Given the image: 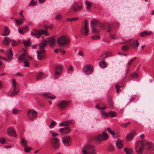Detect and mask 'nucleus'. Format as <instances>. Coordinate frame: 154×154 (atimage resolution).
<instances>
[{
	"mask_svg": "<svg viewBox=\"0 0 154 154\" xmlns=\"http://www.w3.org/2000/svg\"><path fill=\"white\" fill-rule=\"evenodd\" d=\"M91 25L92 26V32L95 34L99 33L100 29H106L108 32H110L113 30L112 26L110 24L106 23L104 24L95 20L91 21Z\"/></svg>",
	"mask_w": 154,
	"mask_h": 154,
	"instance_id": "nucleus-1",
	"label": "nucleus"
},
{
	"mask_svg": "<svg viewBox=\"0 0 154 154\" xmlns=\"http://www.w3.org/2000/svg\"><path fill=\"white\" fill-rule=\"evenodd\" d=\"M48 42L46 40H43L39 44V48L37 51V58L40 60H42L45 58V50L44 48L47 45Z\"/></svg>",
	"mask_w": 154,
	"mask_h": 154,
	"instance_id": "nucleus-2",
	"label": "nucleus"
},
{
	"mask_svg": "<svg viewBox=\"0 0 154 154\" xmlns=\"http://www.w3.org/2000/svg\"><path fill=\"white\" fill-rule=\"evenodd\" d=\"M82 154H97L94 146L87 144L84 145L82 149Z\"/></svg>",
	"mask_w": 154,
	"mask_h": 154,
	"instance_id": "nucleus-3",
	"label": "nucleus"
},
{
	"mask_svg": "<svg viewBox=\"0 0 154 154\" xmlns=\"http://www.w3.org/2000/svg\"><path fill=\"white\" fill-rule=\"evenodd\" d=\"M57 43L60 47H64L69 45L70 43V39L67 35H63L58 38Z\"/></svg>",
	"mask_w": 154,
	"mask_h": 154,
	"instance_id": "nucleus-4",
	"label": "nucleus"
},
{
	"mask_svg": "<svg viewBox=\"0 0 154 154\" xmlns=\"http://www.w3.org/2000/svg\"><path fill=\"white\" fill-rule=\"evenodd\" d=\"M83 23L80 32L83 35L86 36L88 35L89 33L88 24L87 20L85 19Z\"/></svg>",
	"mask_w": 154,
	"mask_h": 154,
	"instance_id": "nucleus-5",
	"label": "nucleus"
},
{
	"mask_svg": "<svg viewBox=\"0 0 154 154\" xmlns=\"http://www.w3.org/2000/svg\"><path fill=\"white\" fill-rule=\"evenodd\" d=\"M31 34L32 36H35L37 38H40L42 35L46 34V36L49 35L45 30L42 29L38 30L35 29H33L31 32Z\"/></svg>",
	"mask_w": 154,
	"mask_h": 154,
	"instance_id": "nucleus-6",
	"label": "nucleus"
},
{
	"mask_svg": "<svg viewBox=\"0 0 154 154\" xmlns=\"http://www.w3.org/2000/svg\"><path fill=\"white\" fill-rule=\"evenodd\" d=\"M144 140L137 142L135 145V149L137 152L139 154H141L144 149Z\"/></svg>",
	"mask_w": 154,
	"mask_h": 154,
	"instance_id": "nucleus-7",
	"label": "nucleus"
},
{
	"mask_svg": "<svg viewBox=\"0 0 154 154\" xmlns=\"http://www.w3.org/2000/svg\"><path fill=\"white\" fill-rule=\"evenodd\" d=\"M109 136L107 133L104 131H103L102 134L96 136L95 137L94 139L97 141L101 142L107 140Z\"/></svg>",
	"mask_w": 154,
	"mask_h": 154,
	"instance_id": "nucleus-8",
	"label": "nucleus"
},
{
	"mask_svg": "<svg viewBox=\"0 0 154 154\" xmlns=\"http://www.w3.org/2000/svg\"><path fill=\"white\" fill-rule=\"evenodd\" d=\"M24 53L20 54L18 57V60L21 61H25L26 60H29L32 59V58L29 56L26 53V51L24 48L23 49Z\"/></svg>",
	"mask_w": 154,
	"mask_h": 154,
	"instance_id": "nucleus-9",
	"label": "nucleus"
},
{
	"mask_svg": "<svg viewBox=\"0 0 154 154\" xmlns=\"http://www.w3.org/2000/svg\"><path fill=\"white\" fill-rule=\"evenodd\" d=\"M12 86L14 88V90L11 93V96H15L18 93L19 90L18 88V84L17 83L16 80L13 79L12 80Z\"/></svg>",
	"mask_w": 154,
	"mask_h": 154,
	"instance_id": "nucleus-10",
	"label": "nucleus"
},
{
	"mask_svg": "<svg viewBox=\"0 0 154 154\" xmlns=\"http://www.w3.org/2000/svg\"><path fill=\"white\" fill-rule=\"evenodd\" d=\"M50 142L54 149H57L59 148L60 142L58 138L56 137H52L51 138Z\"/></svg>",
	"mask_w": 154,
	"mask_h": 154,
	"instance_id": "nucleus-11",
	"label": "nucleus"
},
{
	"mask_svg": "<svg viewBox=\"0 0 154 154\" xmlns=\"http://www.w3.org/2000/svg\"><path fill=\"white\" fill-rule=\"evenodd\" d=\"M82 7V6L81 4L75 3L72 5L70 9L72 11L74 12H77L81 10Z\"/></svg>",
	"mask_w": 154,
	"mask_h": 154,
	"instance_id": "nucleus-12",
	"label": "nucleus"
},
{
	"mask_svg": "<svg viewBox=\"0 0 154 154\" xmlns=\"http://www.w3.org/2000/svg\"><path fill=\"white\" fill-rule=\"evenodd\" d=\"M27 114L29 119L31 121H33L36 118L37 115V112L32 109L28 110Z\"/></svg>",
	"mask_w": 154,
	"mask_h": 154,
	"instance_id": "nucleus-13",
	"label": "nucleus"
},
{
	"mask_svg": "<svg viewBox=\"0 0 154 154\" xmlns=\"http://www.w3.org/2000/svg\"><path fill=\"white\" fill-rule=\"evenodd\" d=\"M83 71L86 75H90L93 71L92 67L91 65H85L83 68Z\"/></svg>",
	"mask_w": 154,
	"mask_h": 154,
	"instance_id": "nucleus-14",
	"label": "nucleus"
},
{
	"mask_svg": "<svg viewBox=\"0 0 154 154\" xmlns=\"http://www.w3.org/2000/svg\"><path fill=\"white\" fill-rule=\"evenodd\" d=\"M62 140L63 144L65 146H69L72 144L71 139L68 136H64L62 138Z\"/></svg>",
	"mask_w": 154,
	"mask_h": 154,
	"instance_id": "nucleus-15",
	"label": "nucleus"
},
{
	"mask_svg": "<svg viewBox=\"0 0 154 154\" xmlns=\"http://www.w3.org/2000/svg\"><path fill=\"white\" fill-rule=\"evenodd\" d=\"M62 71V68L61 66L57 65L56 66L54 74L56 79L57 78L60 76Z\"/></svg>",
	"mask_w": 154,
	"mask_h": 154,
	"instance_id": "nucleus-16",
	"label": "nucleus"
},
{
	"mask_svg": "<svg viewBox=\"0 0 154 154\" xmlns=\"http://www.w3.org/2000/svg\"><path fill=\"white\" fill-rule=\"evenodd\" d=\"M68 102L63 100L60 102L57 105V106L60 110L64 109L66 107L68 104Z\"/></svg>",
	"mask_w": 154,
	"mask_h": 154,
	"instance_id": "nucleus-17",
	"label": "nucleus"
},
{
	"mask_svg": "<svg viewBox=\"0 0 154 154\" xmlns=\"http://www.w3.org/2000/svg\"><path fill=\"white\" fill-rule=\"evenodd\" d=\"M71 131V129L68 127L63 128H60V132L62 135L66 134L69 133Z\"/></svg>",
	"mask_w": 154,
	"mask_h": 154,
	"instance_id": "nucleus-18",
	"label": "nucleus"
},
{
	"mask_svg": "<svg viewBox=\"0 0 154 154\" xmlns=\"http://www.w3.org/2000/svg\"><path fill=\"white\" fill-rule=\"evenodd\" d=\"M7 134L9 135H13L15 137H17L16 132L14 129L11 127L8 128L7 130Z\"/></svg>",
	"mask_w": 154,
	"mask_h": 154,
	"instance_id": "nucleus-19",
	"label": "nucleus"
},
{
	"mask_svg": "<svg viewBox=\"0 0 154 154\" xmlns=\"http://www.w3.org/2000/svg\"><path fill=\"white\" fill-rule=\"evenodd\" d=\"M42 96L45 98H48L51 99H53L55 98L56 97L54 95H52L48 93L45 92L42 94Z\"/></svg>",
	"mask_w": 154,
	"mask_h": 154,
	"instance_id": "nucleus-20",
	"label": "nucleus"
},
{
	"mask_svg": "<svg viewBox=\"0 0 154 154\" xmlns=\"http://www.w3.org/2000/svg\"><path fill=\"white\" fill-rule=\"evenodd\" d=\"M48 40L49 45L51 47H52L54 46L55 43V39L54 36L49 38Z\"/></svg>",
	"mask_w": 154,
	"mask_h": 154,
	"instance_id": "nucleus-21",
	"label": "nucleus"
},
{
	"mask_svg": "<svg viewBox=\"0 0 154 154\" xmlns=\"http://www.w3.org/2000/svg\"><path fill=\"white\" fill-rule=\"evenodd\" d=\"M132 40V39H131L127 42H128V44L132 47H138L139 45L138 42L137 40H135L133 42H131V41Z\"/></svg>",
	"mask_w": 154,
	"mask_h": 154,
	"instance_id": "nucleus-22",
	"label": "nucleus"
},
{
	"mask_svg": "<svg viewBox=\"0 0 154 154\" xmlns=\"http://www.w3.org/2000/svg\"><path fill=\"white\" fill-rule=\"evenodd\" d=\"M46 76V74L42 72H40L37 75L36 79L37 81H38L45 78Z\"/></svg>",
	"mask_w": 154,
	"mask_h": 154,
	"instance_id": "nucleus-23",
	"label": "nucleus"
},
{
	"mask_svg": "<svg viewBox=\"0 0 154 154\" xmlns=\"http://www.w3.org/2000/svg\"><path fill=\"white\" fill-rule=\"evenodd\" d=\"M136 135V133L135 131H134L132 133H130L127 135L126 139L127 140H130L133 138L134 136Z\"/></svg>",
	"mask_w": 154,
	"mask_h": 154,
	"instance_id": "nucleus-24",
	"label": "nucleus"
},
{
	"mask_svg": "<svg viewBox=\"0 0 154 154\" xmlns=\"http://www.w3.org/2000/svg\"><path fill=\"white\" fill-rule=\"evenodd\" d=\"M146 148L148 150H153V144L150 142H147L146 143Z\"/></svg>",
	"mask_w": 154,
	"mask_h": 154,
	"instance_id": "nucleus-25",
	"label": "nucleus"
},
{
	"mask_svg": "<svg viewBox=\"0 0 154 154\" xmlns=\"http://www.w3.org/2000/svg\"><path fill=\"white\" fill-rule=\"evenodd\" d=\"M116 145L118 149L122 148L123 146L122 141L119 140H117L116 142Z\"/></svg>",
	"mask_w": 154,
	"mask_h": 154,
	"instance_id": "nucleus-26",
	"label": "nucleus"
},
{
	"mask_svg": "<svg viewBox=\"0 0 154 154\" xmlns=\"http://www.w3.org/2000/svg\"><path fill=\"white\" fill-rule=\"evenodd\" d=\"M12 51L11 49L7 51V55L8 56V59L11 60L13 56Z\"/></svg>",
	"mask_w": 154,
	"mask_h": 154,
	"instance_id": "nucleus-27",
	"label": "nucleus"
},
{
	"mask_svg": "<svg viewBox=\"0 0 154 154\" xmlns=\"http://www.w3.org/2000/svg\"><path fill=\"white\" fill-rule=\"evenodd\" d=\"M95 107L96 108L98 109H100L101 110H103V109H106L107 108V106L105 104H103V106L101 104H100V106L98 105H97L95 106Z\"/></svg>",
	"mask_w": 154,
	"mask_h": 154,
	"instance_id": "nucleus-28",
	"label": "nucleus"
},
{
	"mask_svg": "<svg viewBox=\"0 0 154 154\" xmlns=\"http://www.w3.org/2000/svg\"><path fill=\"white\" fill-rule=\"evenodd\" d=\"M100 113L101 114L103 118L106 119L109 117V113H107L103 110H101Z\"/></svg>",
	"mask_w": 154,
	"mask_h": 154,
	"instance_id": "nucleus-29",
	"label": "nucleus"
},
{
	"mask_svg": "<svg viewBox=\"0 0 154 154\" xmlns=\"http://www.w3.org/2000/svg\"><path fill=\"white\" fill-rule=\"evenodd\" d=\"M99 64L100 66L102 68H104L107 66V64L104 60H102L100 61Z\"/></svg>",
	"mask_w": 154,
	"mask_h": 154,
	"instance_id": "nucleus-30",
	"label": "nucleus"
},
{
	"mask_svg": "<svg viewBox=\"0 0 154 154\" xmlns=\"http://www.w3.org/2000/svg\"><path fill=\"white\" fill-rule=\"evenodd\" d=\"M152 33V32H148L146 31H144L140 33V36L144 37L148 35H150Z\"/></svg>",
	"mask_w": 154,
	"mask_h": 154,
	"instance_id": "nucleus-31",
	"label": "nucleus"
},
{
	"mask_svg": "<svg viewBox=\"0 0 154 154\" xmlns=\"http://www.w3.org/2000/svg\"><path fill=\"white\" fill-rule=\"evenodd\" d=\"M124 150L127 154H132L133 153L132 149L130 148H125Z\"/></svg>",
	"mask_w": 154,
	"mask_h": 154,
	"instance_id": "nucleus-32",
	"label": "nucleus"
},
{
	"mask_svg": "<svg viewBox=\"0 0 154 154\" xmlns=\"http://www.w3.org/2000/svg\"><path fill=\"white\" fill-rule=\"evenodd\" d=\"M9 33V29L8 27L7 26L5 27V33L2 35L4 36H7L8 35Z\"/></svg>",
	"mask_w": 154,
	"mask_h": 154,
	"instance_id": "nucleus-33",
	"label": "nucleus"
},
{
	"mask_svg": "<svg viewBox=\"0 0 154 154\" xmlns=\"http://www.w3.org/2000/svg\"><path fill=\"white\" fill-rule=\"evenodd\" d=\"M10 41L9 38L8 37H5L3 41V43L4 45H8L9 42Z\"/></svg>",
	"mask_w": 154,
	"mask_h": 154,
	"instance_id": "nucleus-34",
	"label": "nucleus"
},
{
	"mask_svg": "<svg viewBox=\"0 0 154 154\" xmlns=\"http://www.w3.org/2000/svg\"><path fill=\"white\" fill-rule=\"evenodd\" d=\"M21 144L24 147L25 146H26L28 144V143L27 141L25 140L24 138H21L20 140Z\"/></svg>",
	"mask_w": 154,
	"mask_h": 154,
	"instance_id": "nucleus-35",
	"label": "nucleus"
},
{
	"mask_svg": "<svg viewBox=\"0 0 154 154\" xmlns=\"http://www.w3.org/2000/svg\"><path fill=\"white\" fill-rule=\"evenodd\" d=\"M85 3L87 9L88 10H89L92 5V3L87 1H85Z\"/></svg>",
	"mask_w": 154,
	"mask_h": 154,
	"instance_id": "nucleus-36",
	"label": "nucleus"
},
{
	"mask_svg": "<svg viewBox=\"0 0 154 154\" xmlns=\"http://www.w3.org/2000/svg\"><path fill=\"white\" fill-rule=\"evenodd\" d=\"M23 43L26 48L30 45V40L28 39L27 41H24Z\"/></svg>",
	"mask_w": 154,
	"mask_h": 154,
	"instance_id": "nucleus-37",
	"label": "nucleus"
},
{
	"mask_svg": "<svg viewBox=\"0 0 154 154\" xmlns=\"http://www.w3.org/2000/svg\"><path fill=\"white\" fill-rule=\"evenodd\" d=\"M21 110L16 109H14L12 111V113L14 115H16L19 113L21 112Z\"/></svg>",
	"mask_w": 154,
	"mask_h": 154,
	"instance_id": "nucleus-38",
	"label": "nucleus"
},
{
	"mask_svg": "<svg viewBox=\"0 0 154 154\" xmlns=\"http://www.w3.org/2000/svg\"><path fill=\"white\" fill-rule=\"evenodd\" d=\"M109 115L110 116L112 117H114L116 116L117 114L115 112L112 111H110L109 112Z\"/></svg>",
	"mask_w": 154,
	"mask_h": 154,
	"instance_id": "nucleus-39",
	"label": "nucleus"
},
{
	"mask_svg": "<svg viewBox=\"0 0 154 154\" xmlns=\"http://www.w3.org/2000/svg\"><path fill=\"white\" fill-rule=\"evenodd\" d=\"M15 20L16 23L17 25V26H19L21 25L23 22V21L21 19H19V20H17V19H15Z\"/></svg>",
	"mask_w": 154,
	"mask_h": 154,
	"instance_id": "nucleus-40",
	"label": "nucleus"
},
{
	"mask_svg": "<svg viewBox=\"0 0 154 154\" xmlns=\"http://www.w3.org/2000/svg\"><path fill=\"white\" fill-rule=\"evenodd\" d=\"M138 77L137 74L135 73H134L131 74L129 77V79H134L137 78Z\"/></svg>",
	"mask_w": 154,
	"mask_h": 154,
	"instance_id": "nucleus-41",
	"label": "nucleus"
},
{
	"mask_svg": "<svg viewBox=\"0 0 154 154\" xmlns=\"http://www.w3.org/2000/svg\"><path fill=\"white\" fill-rule=\"evenodd\" d=\"M67 127H68L69 125L74 123V121L73 120H70L69 121H66Z\"/></svg>",
	"mask_w": 154,
	"mask_h": 154,
	"instance_id": "nucleus-42",
	"label": "nucleus"
},
{
	"mask_svg": "<svg viewBox=\"0 0 154 154\" xmlns=\"http://www.w3.org/2000/svg\"><path fill=\"white\" fill-rule=\"evenodd\" d=\"M136 59V57H134L131 60H129L127 64V67H129L131 65L132 63Z\"/></svg>",
	"mask_w": 154,
	"mask_h": 154,
	"instance_id": "nucleus-43",
	"label": "nucleus"
},
{
	"mask_svg": "<svg viewBox=\"0 0 154 154\" xmlns=\"http://www.w3.org/2000/svg\"><path fill=\"white\" fill-rule=\"evenodd\" d=\"M130 123V122H128L127 123H121L120 124V126L123 128H126L128 125Z\"/></svg>",
	"mask_w": 154,
	"mask_h": 154,
	"instance_id": "nucleus-44",
	"label": "nucleus"
},
{
	"mask_svg": "<svg viewBox=\"0 0 154 154\" xmlns=\"http://www.w3.org/2000/svg\"><path fill=\"white\" fill-rule=\"evenodd\" d=\"M24 147V150L26 152H28L29 151L31 150L32 149L31 147L27 146H25Z\"/></svg>",
	"mask_w": 154,
	"mask_h": 154,
	"instance_id": "nucleus-45",
	"label": "nucleus"
},
{
	"mask_svg": "<svg viewBox=\"0 0 154 154\" xmlns=\"http://www.w3.org/2000/svg\"><path fill=\"white\" fill-rule=\"evenodd\" d=\"M122 49L124 51H128L129 49V47L127 45L123 46Z\"/></svg>",
	"mask_w": 154,
	"mask_h": 154,
	"instance_id": "nucleus-46",
	"label": "nucleus"
},
{
	"mask_svg": "<svg viewBox=\"0 0 154 154\" xmlns=\"http://www.w3.org/2000/svg\"><path fill=\"white\" fill-rule=\"evenodd\" d=\"M108 150L109 152L113 151L114 150L113 146L112 145H109L108 147Z\"/></svg>",
	"mask_w": 154,
	"mask_h": 154,
	"instance_id": "nucleus-47",
	"label": "nucleus"
},
{
	"mask_svg": "<svg viewBox=\"0 0 154 154\" xmlns=\"http://www.w3.org/2000/svg\"><path fill=\"white\" fill-rule=\"evenodd\" d=\"M106 130L108 131L112 135H115V132L111 130L109 128H107Z\"/></svg>",
	"mask_w": 154,
	"mask_h": 154,
	"instance_id": "nucleus-48",
	"label": "nucleus"
},
{
	"mask_svg": "<svg viewBox=\"0 0 154 154\" xmlns=\"http://www.w3.org/2000/svg\"><path fill=\"white\" fill-rule=\"evenodd\" d=\"M115 87L116 90V92L118 93L120 91V87L118 83H116L115 85Z\"/></svg>",
	"mask_w": 154,
	"mask_h": 154,
	"instance_id": "nucleus-49",
	"label": "nucleus"
},
{
	"mask_svg": "<svg viewBox=\"0 0 154 154\" xmlns=\"http://www.w3.org/2000/svg\"><path fill=\"white\" fill-rule=\"evenodd\" d=\"M56 123L55 122L52 121L49 126L50 128H52L54 127L56 125Z\"/></svg>",
	"mask_w": 154,
	"mask_h": 154,
	"instance_id": "nucleus-50",
	"label": "nucleus"
},
{
	"mask_svg": "<svg viewBox=\"0 0 154 154\" xmlns=\"http://www.w3.org/2000/svg\"><path fill=\"white\" fill-rule=\"evenodd\" d=\"M100 38V36L99 35H94L92 37V39L94 40H97L99 39Z\"/></svg>",
	"mask_w": 154,
	"mask_h": 154,
	"instance_id": "nucleus-51",
	"label": "nucleus"
},
{
	"mask_svg": "<svg viewBox=\"0 0 154 154\" xmlns=\"http://www.w3.org/2000/svg\"><path fill=\"white\" fill-rule=\"evenodd\" d=\"M77 54L78 55L82 57H84L85 55L84 52L82 51H79Z\"/></svg>",
	"mask_w": 154,
	"mask_h": 154,
	"instance_id": "nucleus-52",
	"label": "nucleus"
},
{
	"mask_svg": "<svg viewBox=\"0 0 154 154\" xmlns=\"http://www.w3.org/2000/svg\"><path fill=\"white\" fill-rule=\"evenodd\" d=\"M28 60H25L24 61V66L28 67L29 66L30 63L28 61Z\"/></svg>",
	"mask_w": 154,
	"mask_h": 154,
	"instance_id": "nucleus-53",
	"label": "nucleus"
},
{
	"mask_svg": "<svg viewBox=\"0 0 154 154\" xmlns=\"http://www.w3.org/2000/svg\"><path fill=\"white\" fill-rule=\"evenodd\" d=\"M62 18V15L60 14H57L55 17V18L57 20H59L61 19Z\"/></svg>",
	"mask_w": 154,
	"mask_h": 154,
	"instance_id": "nucleus-54",
	"label": "nucleus"
},
{
	"mask_svg": "<svg viewBox=\"0 0 154 154\" xmlns=\"http://www.w3.org/2000/svg\"><path fill=\"white\" fill-rule=\"evenodd\" d=\"M50 133L53 137H55L56 136H57L58 135V134L55 133L54 132L52 131H50Z\"/></svg>",
	"mask_w": 154,
	"mask_h": 154,
	"instance_id": "nucleus-55",
	"label": "nucleus"
},
{
	"mask_svg": "<svg viewBox=\"0 0 154 154\" xmlns=\"http://www.w3.org/2000/svg\"><path fill=\"white\" fill-rule=\"evenodd\" d=\"M59 125L60 127L66 126L67 127L66 121H64L59 124Z\"/></svg>",
	"mask_w": 154,
	"mask_h": 154,
	"instance_id": "nucleus-56",
	"label": "nucleus"
},
{
	"mask_svg": "<svg viewBox=\"0 0 154 154\" xmlns=\"http://www.w3.org/2000/svg\"><path fill=\"white\" fill-rule=\"evenodd\" d=\"M36 5V2H34V0H31L30 3L29 4V6H35Z\"/></svg>",
	"mask_w": 154,
	"mask_h": 154,
	"instance_id": "nucleus-57",
	"label": "nucleus"
},
{
	"mask_svg": "<svg viewBox=\"0 0 154 154\" xmlns=\"http://www.w3.org/2000/svg\"><path fill=\"white\" fill-rule=\"evenodd\" d=\"M10 41L12 42L11 45L12 46H15L17 45V42L13 40H11Z\"/></svg>",
	"mask_w": 154,
	"mask_h": 154,
	"instance_id": "nucleus-58",
	"label": "nucleus"
},
{
	"mask_svg": "<svg viewBox=\"0 0 154 154\" xmlns=\"http://www.w3.org/2000/svg\"><path fill=\"white\" fill-rule=\"evenodd\" d=\"M104 57L102 58V59L104 60L106 57H109V55H108V53L107 52H105L104 53Z\"/></svg>",
	"mask_w": 154,
	"mask_h": 154,
	"instance_id": "nucleus-59",
	"label": "nucleus"
},
{
	"mask_svg": "<svg viewBox=\"0 0 154 154\" xmlns=\"http://www.w3.org/2000/svg\"><path fill=\"white\" fill-rule=\"evenodd\" d=\"M6 141V140L5 139L3 138H0V142L3 144H4Z\"/></svg>",
	"mask_w": 154,
	"mask_h": 154,
	"instance_id": "nucleus-60",
	"label": "nucleus"
},
{
	"mask_svg": "<svg viewBox=\"0 0 154 154\" xmlns=\"http://www.w3.org/2000/svg\"><path fill=\"white\" fill-rule=\"evenodd\" d=\"M1 59H3L5 60H7V59L4 57H2L1 56H0V68L1 67V66L2 65V62L1 61Z\"/></svg>",
	"mask_w": 154,
	"mask_h": 154,
	"instance_id": "nucleus-61",
	"label": "nucleus"
},
{
	"mask_svg": "<svg viewBox=\"0 0 154 154\" xmlns=\"http://www.w3.org/2000/svg\"><path fill=\"white\" fill-rule=\"evenodd\" d=\"M18 32L19 33L21 34H23L24 33V32L20 28H18Z\"/></svg>",
	"mask_w": 154,
	"mask_h": 154,
	"instance_id": "nucleus-62",
	"label": "nucleus"
},
{
	"mask_svg": "<svg viewBox=\"0 0 154 154\" xmlns=\"http://www.w3.org/2000/svg\"><path fill=\"white\" fill-rule=\"evenodd\" d=\"M38 1L40 4H43L45 2L46 0H38Z\"/></svg>",
	"mask_w": 154,
	"mask_h": 154,
	"instance_id": "nucleus-63",
	"label": "nucleus"
},
{
	"mask_svg": "<svg viewBox=\"0 0 154 154\" xmlns=\"http://www.w3.org/2000/svg\"><path fill=\"white\" fill-rule=\"evenodd\" d=\"M79 19L78 17L72 18V21H75L78 20Z\"/></svg>",
	"mask_w": 154,
	"mask_h": 154,
	"instance_id": "nucleus-64",
	"label": "nucleus"
}]
</instances>
